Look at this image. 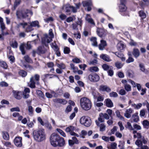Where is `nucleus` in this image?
Returning a JSON list of instances; mask_svg holds the SVG:
<instances>
[{"label":"nucleus","instance_id":"cd10ccee","mask_svg":"<svg viewBox=\"0 0 149 149\" xmlns=\"http://www.w3.org/2000/svg\"><path fill=\"white\" fill-rule=\"evenodd\" d=\"M139 66L140 68V70L142 72L145 74H147L148 73V71L145 68V66L143 64L140 63L139 64Z\"/></svg>","mask_w":149,"mask_h":149},{"label":"nucleus","instance_id":"f03ea898","mask_svg":"<svg viewBox=\"0 0 149 149\" xmlns=\"http://www.w3.org/2000/svg\"><path fill=\"white\" fill-rule=\"evenodd\" d=\"M33 135L34 139L37 141L40 142L45 139L46 135L43 129L34 131L33 132Z\"/></svg>","mask_w":149,"mask_h":149},{"label":"nucleus","instance_id":"2f4dec72","mask_svg":"<svg viewBox=\"0 0 149 149\" xmlns=\"http://www.w3.org/2000/svg\"><path fill=\"white\" fill-rule=\"evenodd\" d=\"M125 127L126 128L128 129L130 131L134 130V128L130 123L129 122H127V124L125 125Z\"/></svg>","mask_w":149,"mask_h":149},{"label":"nucleus","instance_id":"c03bdc74","mask_svg":"<svg viewBox=\"0 0 149 149\" xmlns=\"http://www.w3.org/2000/svg\"><path fill=\"white\" fill-rule=\"evenodd\" d=\"M31 24V25L33 27L37 26L38 28H39L40 27V26L39 25L38 22L37 21L32 22Z\"/></svg>","mask_w":149,"mask_h":149},{"label":"nucleus","instance_id":"aec40b11","mask_svg":"<svg viewBox=\"0 0 149 149\" xmlns=\"http://www.w3.org/2000/svg\"><path fill=\"white\" fill-rule=\"evenodd\" d=\"M125 46L121 42L118 43L117 45V48L121 52L125 48Z\"/></svg>","mask_w":149,"mask_h":149},{"label":"nucleus","instance_id":"09e8293b","mask_svg":"<svg viewBox=\"0 0 149 149\" xmlns=\"http://www.w3.org/2000/svg\"><path fill=\"white\" fill-rule=\"evenodd\" d=\"M100 127V131H104L105 130V126L103 123L100 124V125L98 126Z\"/></svg>","mask_w":149,"mask_h":149},{"label":"nucleus","instance_id":"603ef678","mask_svg":"<svg viewBox=\"0 0 149 149\" xmlns=\"http://www.w3.org/2000/svg\"><path fill=\"white\" fill-rule=\"evenodd\" d=\"M1 66L4 69H6L7 68V65L6 63L4 61H0Z\"/></svg>","mask_w":149,"mask_h":149},{"label":"nucleus","instance_id":"6e6552de","mask_svg":"<svg viewBox=\"0 0 149 149\" xmlns=\"http://www.w3.org/2000/svg\"><path fill=\"white\" fill-rule=\"evenodd\" d=\"M18 27H20V26H22V28L25 29L26 31L27 32H30L33 30L32 29V26L30 24V25H28L27 23L23 22L22 23H19L17 25Z\"/></svg>","mask_w":149,"mask_h":149},{"label":"nucleus","instance_id":"79ce46f5","mask_svg":"<svg viewBox=\"0 0 149 149\" xmlns=\"http://www.w3.org/2000/svg\"><path fill=\"white\" fill-rule=\"evenodd\" d=\"M24 58L26 62L30 63H33V61L28 56L26 55L24 56Z\"/></svg>","mask_w":149,"mask_h":149},{"label":"nucleus","instance_id":"680f3d73","mask_svg":"<svg viewBox=\"0 0 149 149\" xmlns=\"http://www.w3.org/2000/svg\"><path fill=\"white\" fill-rule=\"evenodd\" d=\"M146 112L145 109H142L140 111V116L141 117H143L145 116L146 114Z\"/></svg>","mask_w":149,"mask_h":149},{"label":"nucleus","instance_id":"69168bd1","mask_svg":"<svg viewBox=\"0 0 149 149\" xmlns=\"http://www.w3.org/2000/svg\"><path fill=\"white\" fill-rule=\"evenodd\" d=\"M8 84L6 82L2 81L0 82V86L2 87H7Z\"/></svg>","mask_w":149,"mask_h":149},{"label":"nucleus","instance_id":"ea45409f","mask_svg":"<svg viewBox=\"0 0 149 149\" xmlns=\"http://www.w3.org/2000/svg\"><path fill=\"white\" fill-rule=\"evenodd\" d=\"M18 44L16 41H12L10 43V46L14 48H17V47Z\"/></svg>","mask_w":149,"mask_h":149},{"label":"nucleus","instance_id":"13d9d810","mask_svg":"<svg viewBox=\"0 0 149 149\" xmlns=\"http://www.w3.org/2000/svg\"><path fill=\"white\" fill-rule=\"evenodd\" d=\"M28 109L29 112V115L30 116H31L33 112V110L32 107L31 106H29L28 107Z\"/></svg>","mask_w":149,"mask_h":149},{"label":"nucleus","instance_id":"c9c22d12","mask_svg":"<svg viewBox=\"0 0 149 149\" xmlns=\"http://www.w3.org/2000/svg\"><path fill=\"white\" fill-rule=\"evenodd\" d=\"M115 64L117 68L118 69L121 68L123 66V64L119 61H117L115 62Z\"/></svg>","mask_w":149,"mask_h":149},{"label":"nucleus","instance_id":"20e7f679","mask_svg":"<svg viewBox=\"0 0 149 149\" xmlns=\"http://www.w3.org/2000/svg\"><path fill=\"white\" fill-rule=\"evenodd\" d=\"M49 36L47 34H45L44 37L42 39V42L45 44L46 42L49 43L52 41V38L54 37V36L52 29H50L49 30Z\"/></svg>","mask_w":149,"mask_h":149},{"label":"nucleus","instance_id":"c756f323","mask_svg":"<svg viewBox=\"0 0 149 149\" xmlns=\"http://www.w3.org/2000/svg\"><path fill=\"white\" fill-rule=\"evenodd\" d=\"M51 46L54 51L58 50H59V48L58 47L55 42H52L51 44Z\"/></svg>","mask_w":149,"mask_h":149},{"label":"nucleus","instance_id":"ddd939ff","mask_svg":"<svg viewBox=\"0 0 149 149\" xmlns=\"http://www.w3.org/2000/svg\"><path fill=\"white\" fill-rule=\"evenodd\" d=\"M53 101L55 103H59L63 104H65L67 103V101L65 100L59 98H56L53 100Z\"/></svg>","mask_w":149,"mask_h":149},{"label":"nucleus","instance_id":"3c124183","mask_svg":"<svg viewBox=\"0 0 149 149\" xmlns=\"http://www.w3.org/2000/svg\"><path fill=\"white\" fill-rule=\"evenodd\" d=\"M10 111L12 112L14 111L19 112L20 109L19 107H17L11 108L10 109Z\"/></svg>","mask_w":149,"mask_h":149},{"label":"nucleus","instance_id":"338daca9","mask_svg":"<svg viewBox=\"0 0 149 149\" xmlns=\"http://www.w3.org/2000/svg\"><path fill=\"white\" fill-rule=\"evenodd\" d=\"M21 2V0H16L14 4V9H15L16 7L20 4Z\"/></svg>","mask_w":149,"mask_h":149},{"label":"nucleus","instance_id":"dca6fc26","mask_svg":"<svg viewBox=\"0 0 149 149\" xmlns=\"http://www.w3.org/2000/svg\"><path fill=\"white\" fill-rule=\"evenodd\" d=\"M71 6L67 4L64 5L62 8L63 10L65 12L68 13L70 12L71 10Z\"/></svg>","mask_w":149,"mask_h":149},{"label":"nucleus","instance_id":"4c0bfd02","mask_svg":"<svg viewBox=\"0 0 149 149\" xmlns=\"http://www.w3.org/2000/svg\"><path fill=\"white\" fill-rule=\"evenodd\" d=\"M19 74L23 77H25L27 74V72L24 70H20L18 72Z\"/></svg>","mask_w":149,"mask_h":149},{"label":"nucleus","instance_id":"e2e57ef3","mask_svg":"<svg viewBox=\"0 0 149 149\" xmlns=\"http://www.w3.org/2000/svg\"><path fill=\"white\" fill-rule=\"evenodd\" d=\"M116 116H117V117H118L120 118L121 120H122L123 119H124L123 117L121 116L120 115V112L119 111L117 110V111H116Z\"/></svg>","mask_w":149,"mask_h":149},{"label":"nucleus","instance_id":"c85d7f7f","mask_svg":"<svg viewBox=\"0 0 149 149\" xmlns=\"http://www.w3.org/2000/svg\"><path fill=\"white\" fill-rule=\"evenodd\" d=\"M3 137V139L6 140H8L9 139V136L7 132H2Z\"/></svg>","mask_w":149,"mask_h":149},{"label":"nucleus","instance_id":"6ab92c4d","mask_svg":"<svg viewBox=\"0 0 149 149\" xmlns=\"http://www.w3.org/2000/svg\"><path fill=\"white\" fill-rule=\"evenodd\" d=\"M76 7L71 6V10L73 13H75L77 12V10L79 8L81 4L80 3H79L75 4Z\"/></svg>","mask_w":149,"mask_h":149},{"label":"nucleus","instance_id":"a19ab883","mask_svg":"<svg viewBox=\"0 0 149 149\" xmlns=\"http://www.w3.org/2000/svg\"><path fill=\"white\" fill-rule=\"evenodd\" d=\"M89 70L91 72H97L99 71V69L97 67L94 66L91 67Z\"/></svg>","mask_w":149,"mask_h":149},{"label":"nucleus","instance_id":"e433bc0d","mask_svg":"<svg viewBox=\"0 0 149 149\" xmlns=\"http://www.w3.org/2000/svg\"><path fill=\"white\" fill-rule=\"evenodd\" d=\"M132 118L134 121L137 122L139 120V117L137 113H136L133 115Z\"/></svg>","mask_w":149,"mask_h":149},{"label":"nucleus","instance_id":"4468645a","mask_svg":"<svg viewBox=\"0 0 149 149\" xmlns=\"http://www.w3.org/2000/svg\"><path fill=\"white\" fill-rule=\"evenodd\" d=\"M99 90L100 91H107L109 92L111 91V90L110 88L106 85H102L99 86Z\"/></svg>","mask_w":149,"mask_h":149},{"label":"nucleus","instance_id":"39448f33","mask_svg":"<svg viewBox=\"0 0 149 149\" xmlns=\"http://www.w3.org/2000/svg\"><path fill=\"white\" fill-rule=\"evenodd\" d=\"M29 13L31 15H33V12L30 10L26 9L22 11H17L16 14L19 18L22 17V18H25L28 16V14Z\"/></svg>","mask_w":149,"mask_h":149},{"label":"nucleus","instance_id":"7c9ffc66","mask_svg":"<svg viewBox=\"0 0 149 149\" xmlns=\"http://www.w3.org/2000/svg\"><path fill=\"white\" fill-rule=\"evenodd\" d=\"M127 10V7L124 4H120L119 6V11L121 12L125 11Z\"/></svg>","mask_w":149,"mask_h":149},{"label":"nucleus","instance_id":"423d86ee","mask_svg":"<svg viewBox=\"0 0 149 149\" xmlns=\"http://www.w3.org/2000/svg\"><path fill=\"white\" fill-rule=\"evenodd\" d=\"M40 76L36 74L34 77H32L30 79V83L29 84V86L32 88H34L35 87L36 83L34 80L36 81H38L39 79Z\"/></svg>","mask_w":149,"mask_h":149},{"label":"nucleus","instance_id":"4be33fe9","mask_svg":"<svg viewBox=\"0 0 149 149\" xmlns=\"http://www.w3.org/2000/svg\"><path fill=\"white\" fill-rule=\"evenodd\" d=\"M100 58L105 61L109 62L111 61L109 57L107 55L102 54L100 55Z\"/></svg>","mask_w":149,"mask_h":149},{"label":"nucleus","instance_id":"f8f14e48","mask_svg":"<svg viewBox=\"0 0 149 149\" xmlns=\"http://www.w3.org/2000/svg\"><path fill=\"white\" fill-rule=\"evenodd\" d=\"M107 45L106 41L103 40H100V43L98 46L99 49L100 50H102L104 49L105 47L107 46Z\"/></svg>","mask_w":149,"mask_h":149},{"label":"nucleus","instance_id":"58836bf2","mask_svg":"<svg viewBox=\"0 0 149 149\" xmlns=\"http://www.w3.org/2000/svg\"><path fill=\"white\" fill-rule=\"evenodd\" d=\"M102 68L105 70H107L109 69H111L113 67L111 66H109L107 64H104L102 66Z\"/></svg>","mask_w":149,"mask_h":149},{"label":"nucleus","instance_id":"6e6d98bb","mask_svg":"<svg viewBox=\"0 0 149 149\" xmlns=\"http://www.w3.org/2000/svg\"><path fill=\"white\" fill-rule=\"evenodd\" d=\"M64 53L65 54H68L70 52V49L69 47H64L63 50Z\"/></svg>","mask_w":149,"mask_h":149},{"label":"nucleus","instance_id":"0eeeda50","mask_svg":"<svg viewBox=\"0 0 149 149\" xmlns=\"http://www.w3.org/2000/svg\"><path fill=\"white\" fill-rule=\"evenodd\" d=\"M76 128L75 127L70 125L66 128L65 130V131L66 132L69 133L71 135L78 137L79 136L78 134L74 132V130Z\"/></svg>","mask_w":149,"mask_h":149},{"label":"nucleus","instance_id":"4d7b16f0","mask_svg":"<svg viewBox=\"0 0 149 149\" xmlns=\"http://www.w3.org/2000/svg\"><path fill=\"white\" fill-rule=\"evenodd\" d=\"M97 101L101 102L104 100V97L100 94H99L97 97Z\"/></svg>","mask_w":149,"mask_h":149},{"label":"nucleus","instance_id":"0e129e2a","mask_svg":"<svg viewBox=\"0 0 149 149\" xmlns=\"http://www.w3.org/2000/svg\"><path fill=\"white\" fill-rule=\"evenodd\" d=\"M100 93L97 92L93 91L92 92V94L93 96V98L94 99H96Z\"/></svg>","mask_w":149,"mask_h":149},{"label":"nucleus","instance_id":"9d476101","mask_svg":"<svg viewBox=\"0 0 149 149\" xmlns=\"http://www.w3.org/2000/svg\"><path fill=\"white\" fill-rule=\"evenodd\" d=\"M22 137L19 136L15 137L14 139V143L15 145L17 147H20L22 146Z\"/></svg>","mask_w":149,"mask_h":149},{"label":"nucleus","instance_id":"052dcab7","mask_svg":"<svg viewBox=\"0 0 149 149\" xmlns=\"http://www.w3.org/2000/svg\"><path fill=\"white\" fill-rule=\"evenodd\" d=\"M101 115V117H103V118L106 119H108L109 118V116L106 113H100Z\"/></svg>","mask_w":149,"mask_h":149},{"label":"nucleus","instance_id":"37998d69","mask_svg":"<svg viewBox=\"0 0 149 149\" xmlns=\"http://www.w3.org/2000/svg\"><path fill=\"white\" fill-rule=\"evenodd\" d=\"M56 65L58 67L62 70L65 69V68L66 67L65 65L62 63L60 64L57 63Z\"/></svg>","mask_w":149,"mask_h":149},{"label":"nucleus","instance_id":"a18cd8bd","mask_svg":"<svg viewBox=\"0 0 149 149\" xmlns=\"http://www.w3.org/2000/svg\"><path fill=\"white\" fill-rule=\"evenodd\" d=\"M56 130L62 136L64 137H65L66 136L65 134L62 130L58 128L56 129Z\"/></svg>","mask_w":149,"mask_h":149},{"label":"nucleus","instance_id":"473e14b6","mask_svg":"<svg viewBox=\"0 0 149 149\" xmlns=\"http://www.w3.org/2000/svg\"><path fill=\"white\" fill-rule=\"evenodd\" d=\"M88 119L84 124V126L86 127H88L90 126L91 124V120L90 118H88Z\"/></svg>","mask_w":149,"mask_h":149},{"label":"nucleus","instance_id":"864d4df0","mask_svg":"<svg viewBox=\"0 0 149 149\" xmlns=\"http://www.w3.org/2000/svg\"><path fill=\"white\" fill-rule=\"evenodd\" d=\"M109 96L110 97H118V94L116 92L113 91L109 93Z\"/></svg>","mask_w":149,"mask_h":149},{"label":"nucleus","instance_id":"b1692460","mask_svg":"<svg viewBox=\"0 0 149 149\" xmlns=\"http://www.w3.org/2000/svg\"><path fill=\"white\" fill-rule=\"evenodd\" d=\"M46 50L44 47H38L37 53L39 54H44Z\"/></svg>","mask_w":149,"mask_h":149},{"label":"nucleus","instance_id":"5fc2aeb1","mask_svg":"<svg viewBox=\"0 0 149 149\" xmlns=\"http://www.w3.org/2000/svg\"><path fill=\"white\" fill-rule=\"evenodd\" d=\"M125 88L127 91H130L131 90V86L128 84L124 85Z\"/></svg>","mask_w":149,"mask_h":149},{"label":"nucleus","instance_id":"bb28decb","mask_svg":"<svg viewBox=\"0 0 149 149\" xmlns=\"http://www.w3.org/2000/svg\"><path fill=\"white\" fill-rule=\"evenodd\" d=\"M89 118V117L86 116H82L80 118V123L82 125H84L85 122L88 119V118Z\"/></svg>","mask_w":149,"mask_h":149},{"label":"nucleus","instance_id":"7ed1b4c3","mask_svg":"<svg viewBox=\"0 0 149 149\" xmlns=\"http://www.w3.org/2000/svg\"><path fill=\"white\" fill-rule=\"evenodd\" d=\"M80 103L81 108L86 111L90 109L92 107V104L90 100L86 97L80 99Z\"/></svg>","mask_w":149,"mask_h":149},{"label":"nucleus","instance_id":"bf43d9fd","mask_svg":"<svg viewBox=\"0 0 149 149\" xmlns=\"http://www.w3.org/2000/svg\"><path fill=\"white\" fill-rule=\"evenodd\" d=\"M135 144L139 147H141L142 145V142L139 140H137L135 142Z\"/></svg>","mask_w":149,"mask_h":149},{"label":"nucleus","instance_id":"de8ad7c7","mask_svg":"<svg viewBox=\"0 0 149 149\" xmlns=\"http://www.w3.org/2000/svg\"><path fill=\"white\" fill-rule=\"evenodd\" d=\"M24 47H25V45L22 44L20 45L19 47L20 49L22 52V54L23 55L25 53L24 49Z\"/></svg>","mask_w":149,"mask_h":149},{"label":"nucleus","instance_id":"5701e85b","mask_svg":"<svg viewBox=\"0 0 149 149\" xmlns=\"http://www.w3.org/2000/svg\"><path fill=\"white\" fill-rule=\"evenodd\" d=\"M13 95L15 98L18 100L20 99L21 98V97L19 95V91L13 90Z\"/></svg>","mask_w":149,"mask_h":149},{"label":"nucleus","instance_id":"1a4fd4ad","mask_svg":"<svg viewBox=\"0 0 149 149\" xmlns=\"http://www.w3.org/2000/svg\"><path fill=\"white\" fill-rule=\"evenodd\" d=\"M88 78L91 81L95 82L99 80L100 77L96 73L91 74L89 75Z\"/></svg>","mask_w":149,"mask_h":149},{"label":"nucleus","instance_id":"49530a36","mask_svg":"<svg viewBox=\"0 0 149 149\" xmlns=\"http://www.w3.org/2000/svg\"><path fill=\"white\" fill-rule=\"evenodd\" d=\"M36 93L37 95L39 96V97L42 98H43L44 97V95L43 93L40 90H37Z\"/></svg>","mask_w":149,"mask_h":149},{"label":"nucleus","instance_id":"9b49d317","mask_svg":"<svg viewBox=\"0 0 149 149\" xmlns=\"http://www.w3.org/2000/svg\"><path fill=\"white\" fill-rule=\"evenodd\" d=\"M85 19L88 23L92 25L95 26V23L91 17L90 15L87 14L85 17Z\"/></svg>","mask_w":149,"mask_h":149},{"label":"nucleus","instance_id":"72a5a7b5","mask_svg":"<svg viewBox=\"0 0 149 149\" xmlns=\"http://www.w3.org/2000/svg\"><path fill=\"white\" fill-rule=\"evenodd\" d=\"M143 125L145 128L148 129L149 127V122L146 120H144L143 122Z\"/></svg>","mask_w":149,"mask_h":149},{"label":"nucleus","instance_id":"774afa93","mask_svg":"<svg viewBox=\"0 0 149 149\" xmlns=\"http://www.w3.org/2000/svg\"><path fill=\"white\" fill-rule=\"evenodd\" d=\"M134 61V60L133 58L131 57V56H129L128 58V59L126 60V62L127 63H130L131 62H133Z\"/></svg>","mask_w":149,"mask_h":149},{"label":"nucleus","instance_id":"a211bd4d","mask_svg":"<svg viewBox=\"0 0 149 149\" xmlns=\"http://www.w3.org/2000/svg\"><path fill=\"white\" fill-rule=\"evenodd\" d=\"M101 114L100 113L99 115L100 117L98 118L97 120L95 121L96 124L97 126L100 125V124L104 121V119L103 117H101Z\"/></svg>","mask_w":149,"mask_h":149},{"label":"nucleus","instance_id":"f257e3e1","mask_svg":"<svg viewBox=\"0 0 149 149\" xmlns=\"http://www.w3.org/2000/svg\"><path fill=\"white\" fill-rule=\"evenodd\" d=\"M50 140L51 144L54 147H63L65 144L64 139L55 133L51 135Z\"/></svg>","mask_w":149,"mask_h":149},{"label":"nucleus","instance_id":"f3484780","mask_svg":"<svg viewBox=\"0 0 149 149\" xmlns=\"http://www.w3.org/2000/svg\"><path fill=\"white\" fill-rule=\"evenodd\" d=\"M97 40V38L95 37H92L90 38V40L91 42V45L95 47H97L98 46Z\"/></svg>","mask_w":149,"mask_h":149},{"label":"nucleus","instance_id":"2eb2a0df","mask_svg":"<svg viewBox=\"0 0 149 149\" xmlns=\"http://www.w3.org/2000/svg\"><path fill=\"white\" fill-rule=\"evenodd\" d=\"M133 110L131 108L126 109L124 114L125 116L127 118H129L131 116V114L133 112Z\"/></svg>","mask_w":149,"mask_h":149},{"label":"nucleus","instance_id":"f704fd0d","mask_svg":"<svg viewBox=\"0 0 149 149\" xmlns=\"http://www.w3.org/2000/svg\"><path fill=\"white\" fill-rule=\"evenodd\" d=\"M83 6L84 7L91 6L92 4L91 1H83L82 2Z\"/></svg>","mask_w":149,"mask_h":149},{"label":"nucleus","instance_id":"a878e982","mask_svg":"<svg viewBox=\"0 0 149 149\" xmlns=\"http://www.w3.org/2000/svg\"><path fill=\"white\" fill-rule=\"evenodd\" d=\"M132 54L134 57L137 58L140 55V52L139 49H134Z\"/></svg>","mask_w":149,"mask_h":149},{"label":"nucleus","instance_id":"412c9836","mask_svg":"<svg viewBox=\"0 0 149 149\" xmlns=\"http://www.w3.org/2000/svg\"><path fill=\"white\" fill-rule=\"evenodd\" d=\"M106 106L109 107H111L113 106V104L112 101L109 99H107L105 100Z\"/></svg>","mask_w":149,"mask_h":149},{"label":"nucleus","instance_id":"393cba45","mask_svg":"<svg viewBox=\"0 0 149 149\" xmlns=\"http://www.w3.org/2000/svg\"><path fill=\"white\" fill-rule=\"evenodd\" d=\"M104 30L102 29L98 28L97 30V32L98 35L100 37H102L104 34Z\"/></svg>","mask_w":149,"mask_h":149},{"label":"nucleus","instance_id":"8fccbe9b","mask_svg":"<svg viewBox=\"0 0 149 149\" xmlns=\"http://www.w3.org/2000/svg\"><path fill=\"white\" fill-rule=\"evenodd\" d=\"M139 15L142 18H145L146 17V14L143 11L141 10L139 12Z\"/></svg>","mask_w":149,"mask_h":149}]
</instances>
